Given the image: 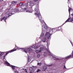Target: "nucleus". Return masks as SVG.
I'll use <instances>...</instances> for the list:
<instances>
[{"mask_svg":"<svg viewBox=\"0 0 73 73\" xmlns=\"http://www.w3.org/2000/svg\"><path fill=\"white\" fill-rule=\"evenodd\" d=\"M41 43H38L37 44L33 45L30 48H24V50H22V52H24L26 53H27V52H29V53H31L33 52V49H38L39 47L41 46Z\"/></svg>","mask_w":73,"mask_h":73,"instance_id":"f257e3e1","label":"nucleus"},{"mask_svg":"<svg viewBox=\"0 0 73 73\" xmlns=\"http://www.w3.org/2000/svg\"><path fill=\"white\" fill-rule=\"evenodd\" d=\"M35 11L36 13H35V15L37 16V17H38V19L40 20V22L41 23V25H42V27H44V25L45 24V22L44 21H41V15L40 14V11H39V7L38 6V5H36V8L35 9Z\"/></svg>","mask_w":73,"mask_h":73,"instance_id":"f03ea898","label":"nucleus"},{"mask_svg":"<svg viewBox=\"0 0 73 73\" xmlns=\"http://www.w3.org/2000/svg\"><path fill=\"white\" fill-rule=\"evenodd\" d=\"M23 9L22 8H19V9L15 8L14 10V12L15 13H16L17 12H20V11L21 12H24V11H25V10H26L27 8H28V7H25Z\"/></svg>","mask_w":73,"mask_h":73,"instance_id":"7ed1b4c3","label":"nucleus"},{"mask_svg":"<svg viewBox=\"0 0 73 73\" xmlns=\"http://www.w3.org/2000/svg\"><path fill=\"white\" fill-rule=\"evenodd\" d=\"M29 6H30L31 7H30V8H31V9L30 10H28L26 11V12H28V13H32L33 12V9H32V7L34 6L35 5V4L34 3V2L33 1H31L30 2V3H29Z\"/></svg>","mask_w":73,"mask_h":73,"instance_id":"20e7f679","label":"nucleus"},{"mask_svg":"<svg viewBox=\"0 0 73 73\" xmlns=\"http://www.w3.org/2000/svg\"><path fill=\"white\" fill-rule=\"evenodd\" d=\"M51 32H52V33H54L53 32L51 31H50L49 32H46V34L45 36H46L47 38H48V39H50L51 38V35H52V34H51Z\"/></svg>","mask_w":73,"mask_h":73,"instance_id":"39448f33","label":"nucleus"},{"mask_svg":"<svg viewBox=\"0 0 73 73\" xmlns=\"http://www.w3.org/2000/svg\"><path fill=\"white\" fill-rule=\"evenodd\" d=\"M40 50L41 52H42V50H45L46 51L47 53H50L49 49L48 48L46 49V48L44 47V46L41 47L40 48Z\"/></svg>","mask_w":73,"mask_h":73,"instance_id":"423d86ee","label":"nucleus"},{"mask_svg":"<svg viewBox=\"0 0 73 73\" xmlns=\"http://www.w3.org/2000/svg\"><path fill=\"white\" fill-rule=\"evenodd\" d=\"M68 7H69V9H68V11H69V18H68V19L65 22V23H64L63 25H64V24H65V23H67V22H70V10H72V9L71 8H70V7H69V6H68Z\"/></svg>","mask_w":73,"mask_h":73,"instance_id":"0eeeda50","label":"nucleus"},{"mask_svg":"<svg viewBox=\"0 0 73 73\" xmlns=\"http://www.w3.org/2000/svg\"><path fill=\"white\" fill-rule=\"evenodd\" d=\"M14 13H9L8 15V16L7 17H4L3 18H2L1 19V21H2L3 20H5V22H6V20L7 19V18H8L9 17V16H12V15H13Z\"/></svg>","mask_w":73,"mask_h":73,"instance_id":"6e6552de","label":"nucleus"},{"mask_svg":"<svg viewBox=\"0 0 73 73\" xmlns=\"http://www.w3.org/2000/svg\"><path fill=\"white\" fill-rule=\"evenodd\" d=\"M5 63L7 66H10V67H11V68L13 69V70H15V67H16V68H19L18 67L15 66H13L12 65H10V64L9 63H8L7 62L5 61Z\"/></svg>","mask_w":73,"mask_h":73,"instance_id":"1a4fd4ad","label":"nucleus"},{"mask_svg":"<svg viewBox=\"0 0 73 73\" xmlns=\"http://www.w3.org/2000/svg\"><path fill=\"white\" fill-rule=\"evenodd\" d=\"M60 30H61V28L60 27H58L55 29H52V30L51 31V32H53L54 33L56 31H59Z\"/></svg>","mask_w":73,"mask_h":73,"instance_id":"9d476101","label":"nucleus"},{"mask_svg":"<svg viewBox=\"0 0 73 73\" xmlns=\"http://www.w3.org/2000/svg\"><path fill=\"white\" fill-rule=\"evenodd\" d=\"M19 4V6H20V7H23L24 8H25V7H28V3L23 4L22 3H20Z\"/></svg>","mask_w":73,"mask_h":73,"instance_id":"9b49d317","label":"nucleus"},{"mask_svg":"<svg viewBox=\"0 0 73 73\" xmlns=\"http://www.w3.org/2000/svg\"><path fill=\"white\" fill-rule=\"evenodd\" d=\"M16 50V49H15V50H11V51H9L8 52H7V53H6V54H5V55L3 57V60H4V59H5V56H7V54H8V53H11V52H14V51H15Z\"/></svg>","mask_w":73,"mask_h":73,"instance_id":"f8f14e48","label":"nucleus"},{"mask_svg":"<svg viewBox=\"0 0 73 73\" xmlns=\"http://www.w3.org/2000/svg\"><path fill=\"white\" fill-rule=\"evenodd\" d=\"M46 36H45L42 38V42H45L46 41Z\"/></svg>","mask_w":73,"mask_h":73,"instance_id":"ddd939ff","label":"nucleus"},{"mask_svg":"<svg viewBox=\"0 0 73 73\" xmlns=\"http://www.w3.org/2000/svg\"><path fill=\"white\" fill-rule=\"evenodd\" d=\"M30 71V73H32L34 72L35 71V69H33V68L31 67L29 68Z\"/></svg>","mask_w":73,"mask_h":73,"instance_id":"4468645a","label":"nucleus"},{"mask_svg":"<svg viewBox=\"0 0 73 73\" xmlns=\"http://www.w3.org/2000/svg\"><path fill=\"white\" fill-rule=\"evenodd\" d=\"M44 28L45 29H50L49 30L50 31H52V29L50 27L48 28V27H47L46 26L44 25Z\"/></svg>","mask_w":73,"mask_h":73,"instance_id":"2eb2a0df","label":"nucleus"},{"mask_svg":"<svg viewBox=\"0 0 73 73\" xmlns=\"http://www.w3.org/2000/svg\"><path fill=\"white\" fill-rule=\"evenodd\" d=\"M48 68H47V67L46 66H44L43 67V69H44V70H46V69H47Z\"/></svg>","mask_w":73,"mask_h":73,"instance_id":"dca6fc26","label":"nucleus"},{"mask_svg":"<svg viewBox=\"0 0 73 73\" xmlns=\"http://www.w3.org/2000/svg\"><path fill=\"white\" fill-rule=\"evenodd\" d=\"M51 56L53 57V58L54 59V60H59L58 58H56V57L54 56H53L52 55Z\"/></svg>","mask_w":73,"mask_h":73,"instance_id":"f3484780","label":"nucleus"},{"mask_svg":"<svg viewBox=\"0 0 73 73\" xmlns=\"http://www.w3.org/2000/svg\"><path fill=\"white\" fill-rule=\"evenodd\" d=\"M13 11V9H12V8L11 7L9 9V10H8L9 12H12V11Z\"/></svg>","mask_w":73,"mask_h":73,"instance_id":"a211bd4d","label":"nucleus"},{"mask_svg":"<svg viewBox=\"0 0 73 73\" xmlns=\"http://www.w3.org/2000/svg\"><path fill=\"white\" fill-rule=\"evenodd\" d=\"M47 54V52H42V54L43 55V56H44L45 55H46Z\"/></svg>","mask_w":73,"mask_h":73,"instance_id":"6ab92c4d","label":"nucleus"},{"mask_svg":"<svg viewBox=\"0 0 73 73\" xmlns=\"http://www.w3.org/2000/svg\"><path fill=\"white\" fill-rule=\"evenodd\" d=\"M36 53L37 54H38V53H41L40 50H36Z\"/></svg>","mask_w":73,"mask_h":73,"instance_id":"aec40b11","label":"nucleus"},{"mask_svg":"<svg viewBox=\"0 0 73 73\" xmlns=\"http://www.w3.org/2000/svg\"><path fill=\"white\" fill-rule=\"evenodd\" d=\"M4 52H1V51H0V57L1 56H3V55L4 54Z\"/></svg>","mask_w":73,"mask_h":73,"instance_id":"412c9836","label":"nucleus"},{"mask_svg":"<svg viewBox=\"0 0 73 73\" xmlns=\"http://www.w3.org/2000/svg\"><path fill=\"white\" fill-rule=\"evenodd\" d=\"M16 3H17V2L16 1H13L12 2V3H13V4H16Z\"/></svg>","mask_w":73,"mask_h":73,"instance_id":"4be33fe9","label":"nucleus"},{"mask_svg":"<svg viewBox=\"0 0 73 73\" xmlns=\"http://www.w3.org/2000/svg\"><path fill=\"white\" fill-rule=\"evenodd\" d=\"M33 69H36V68H37V67H36V66H33Z\"/></svg>","mask_w":73,"mask_h":73,"instance_id":"5701e85b","label":"nucleus"},{"mask_svg":"<svg viewBox=\"0 0 73 73\" xmlns=\"http://www.w3.org/2000/svg\"><path fill=\"white\" fill-rule=\"evenodd\" d=\"M44 36V33H42L41 34V37H43Z\"/></svg>","mask_w":73,"mask_h":73,"instance_id":"b1692460","label":"nucleus"},{"mask_svg":"<svg viewBox=\"0 0 73 73\" xmlns=\"http://www.w3.org/2000/svg\"><path fill=\"white\" fill-rule=\"evenodd\" d=\"M41 56V55L40 54H38L37 55V57L38 58L40 57Z\"/></svg>","mask_w":73,"mask_h":73,"instance_id":"393cba45","label":"nucleus"},{"mask_svg":"<svg viewBox=\"0 0 73 73\" xmlns=\"http://www.w3.org/2000/svg\"><path fill=\"white\" fill-rule=\"evenodd\" d=\"M17 49H24V48H19V47H17Z\"/></svg>","mask_w":73,"mask_h":73,"instance_id":"a878e982","label":"nucleus"},{"mask_svg":"<svg viewBox=\"0 0 73 73\" xmlns=\"http://www.w3.org/2000/svg\"><path fill=\"white\" fill-rule=\"evenodd\" d=\"M30 61V59L29 58V56H28V62H29Z\"/></svg>","mask_w":73,"mask_h":73,"instance_id":"bb28decb","label":"nucleus"},{"mask_svg":"<svg viewBox=\"0 0 73 73\" xmlns=\"http://www.w3.org/2000/svg\"><path fill=\"white\" fill-rule=\"evenodd\" d=\"M42 64L41 63H38L37 65H41Z\"/></svg>","mask_w":73,"mask_h":73,"instance_id":"cd10ccee","label":"nucleus"},{"mask_svg":"<svg viewBox=\"0 0 73 73\" xmlns=\"http://www.w3.org/2000/svg\"><path fill=\"white\" fill-rule=\"evenodd\" d=\"M40 70L39 69H38V70L37 71H36V72L37 73L39 72H40Z\"/></svg>","mask_w":73,"mask_h":73,"instance_id":"c85d7f7f","label":"nucleus"},{"mask_svg":"<svg viewBox=\"0 0 73 73\" xmlns=\"http://www.w3.org/2000/svg\"><path fill=\"white\" fill-rule=\"evenodd\" d=\"M15 73H19V72L17 71V70H16L15 71Z\"/></svg>","mask_w":73,"mask_h":73,"instance_id":"c756f323","label":"nucleus"},{"mask_svg":"<svg viewBox=\"0 0 73 73\" xmlns=\"http://www.w3.org/2000/svg\"><path fill=\"white\" fill-rule=\"evenodd\" d=\"M66 69V67L65 66V65L64 66V68H63V69Z\"/></svg>","mask_w":73,"mask_h":73,"instance_id":"7c9ffc66","label":"nucleus"},{"mask_svg":"<svg viewBox=\"0 0 73 73\" xmlns=\"http://www.w3.org/2000/svg\"><path fill=\"white\" fill-rule=\"evenodd\" d=\"M73 21V18L71 19V21H70V22Z\"/></svg>","mask_w":73,"mask_h":73,"instance_id":"2f4dec72","label":"nucleus"},{"mask_svg":"<svg viewBox=\"0 0 73 73\" xmlns=\"http://www.w3.org/2000/svg\"><path fill=\"white\" fill-rule=\"evenodd\" d=\"M25 73H27V69H25Z\"/></svg>","mask_w":73,"mask_h":73,"instance_id":"473e14b6","label":"nucleus"},{"mask_svg":"<svg viewBox=\"0 0 73 73\" xmlns=\"http://www.w3.org/2000/svg\"><path fill=\"white\" fill-rule=\"evenodd\" d=\"M49 42H48L47 43V45H49Z\"/></svg>","mask_w":73,"mask_h":73,"instance_id":"72a5a7b5","label":"nucleus"},{"mask_svg":"<svg viewBox=\"0 0 73 73\" xmlns=\"http://www.w3.org/2000/svg\"><path fill=\"white\" fill-rule=\"evenodd\" d=\"M42 32H44V30L43 28H42Z\"/></svg>","mask_w":73,"mask_h":73,"instance_id":"f704fd0d","label":"nucleus"},{"mask_svg":"<svg viewBox=\"0 0 73 73\" xmlns=\"http://www.w3.org/2000/svg\"><path fill=\"white\" fill-rule=\"evenodd\" d=\"M38 0H34V1L35 2H36L37 1H38Z\"/></svg>","mask_w":73,"mask_h":73,"instance_id":"c9c22d12","label":"nucleus"},{"mask_svg":"<svg viewBox=\"0 0 73 73\" xmlns=\"http://www.w3.org/2000/svg\"><path fill=\"white\" fill-rule=\"evenodd\" d=\"M71 16H73V14H71Z\"/></svg>","mask_w":73,"mask_h":73,"instance_id":"e433bc0d","label":"nucleus"},{"mask_svg":"<svg viewBox=\"0 0 73 73\" xmlns=\"http://www.w3.org/2000/svg\"><path fill=\"white\" fill-rule=\"evenodd\" d=\"M71 44H72V46H73V43H71Z\"/></svg>","mask_w":73,"mask_h":73,"instance_id":"4c0bfd02","label":"nucleus"},{"mask_svg":"<svg viewBox=\"0 0 73 73\" xmlns=\"http://www.w3.org/2000/svg\"><path fill=\"white\" fill-rule=\"evenodd\" d=\"M52 65H53V64H52L51 65H50V66H52Z\"/></svg>","mask_w":73,"mask_h":73,"instance_id":"58836bf2","label":"nucleus"},{"mask_svg":"<svg viewBox=\"0 0 73 73\" xmlns=\"http://www.w3.org/2000/svg\"><path fill=\"white\" fill-rule=\"evenodd\" d=\"M2 0V1H3V0ZM0 1L1 2L2 1L1 0H0Z\"/></svg>","mask_w":73,"mask_h":73,"instance_id":"ea45409f","label":"nucleus"},{"mask_svg":"<svg viewBox=\"0 0 73 73\" xmlns=\"http://www.w3.org/2000/svg\"><path fill=\"white\" fill-rule=\"evenodd\" d=\"M70 42L71 44H72V42H71V41H70Z\"/></svg>","mask_w":73,"mask_h":73,"instance_id":"a19ab883","label":"nucleus"},{"mask_svg":"<svg viewBox=\"0 0 73 73\" xmlns=\"http://www.w3.org/2000/svg\"><path fill=\"white\" fill-rule=\"evenodd\" d=\"M24 0H25V1H26V0H22V1H24Z\"/></svg>","mask_w":73,"mask_h":73,"instance_id":"79ce46f5","label":"nucleus"},{"mask_svg":"<svg viewBox=\"0 0 73 73\" xmlns=\"http://www.w3.org/2000/svg\"><path fill=\"white\" fill-rule=\"evenodd\" d=\"M23 70H24V68L23 69Z\"/></svg>","mask_w":73,"mask_h":73,"instance_id":"37998d69","label":"nucleus"},{"mask_svg":"<svg viewBox=\"0 0 73 73\" xmlns=\"http://www.w3.org/2000/svg\"><path fill=\"white\" fill-rule=\"evenodd\" d=\"M68 1H70V0H68Z\"/></svg>","mask_w":73,"mask_h":73,"instance_id":"c03bdc74","label":"nucleus"},{"mask_svg":"<svg viewBox=\"0 0 73 73\" xmlns=\"http://www.w3.org/2000/svg\"><path fill=\"white\" fill-rule=\"evenodd\" d=\"M15 48H16V46Z\"/></svg>","mask_w":73,"mask_h":73,"instance_id":"a18cd8bd","label":"nucleus"},{"mask_svg":"<svg viewBox=\"0 0 73 73\" xmlns=\"http://www.w3.org/2000/svg\"><path fill=\"white\" fill-rule=\"evenodd\" d=\"M23 8H24V7H23Z\"/></svg>","mask_w":73,"mask_h":73,"instance_id":"49530a36","label":"nucleus"}]
</instances>
